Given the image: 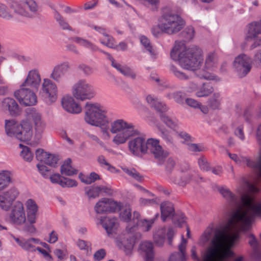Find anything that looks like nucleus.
Returning <instances> with one entry per match:
<instances>
[{"label":"nucleus","mask_w":261,"mask_h":261,"mask_svg":"<svg viewBox=\"0 0 261 261\" xmlns=\"http://www.w3.org/2000/svg\"><path fill=\"white\" fill-rule=\"evenodd\" d=\"M165 33L173 35L179 32L185 26V22L178 15L175 14H164L162 18Z\"/></svg>","instance_id":"7"},{"label":"nucleus","mask_w":261,"mask_h":261,"mask_svg":"<svg viewBox=\"0 0 261 261\" xmlns=\"http://www.w3.org/2000/svg\"><path fill=\"white\" fill-rule=\"evenodd\" d=\"M76 245L81 250H86L87 253L89 251H91V244L89 242L82 240H79L76 242Z\"/></svg>","instance_id":"60"},{"label":"nucleus","mask_w":261,"mask_h":261,"mask_svg":"<svg viewBox=\"0 0 261 261\" xmlns=\"http://www.w3.org/2000/svg\"><path fill=\"white\" fill-rule=\"evenodd\" d=\"M37 167L40 174L45 179H48L51 173L50 170L42 164H38Z\"/></svg>","instance_id":"50"},{"label":"nucleus","mask_w":261,"mask_h":261,"mask_svg":"<svg viewBox=\"0 0 261 261\" xmlns=\"http://www.w3.org/2000/svg\"><path fill=\"white\" fill-rule=\"evenodd\" d=\"M10 219L16 225H22L26 221V216L23 205L20 201H16L12 206L10 214Z\"/></svg>","instance_id":"14"},{"label":"nucleus","mask_w":261,"mask_h":261,"mask_svg":"<svg viewBox=\"0 0 261 261\" xmlns=\"http://www.w3.org/2000/svg\"><path fill=\"white\" fill-rule=\"evenodd\" d=\"M203 52L199 47L192 45L187 47L185 41H176L170 53L171 58L178 61L180 66L184 69L196 70L203 63Z\"/></svg>","instance_id":"2"},{"label":"nucleus","mask_w":261,"mask_h":261,"mask_svg":"<svg viewBox=\"0 0 261 261\" xmlns=\"http://www.w3.org/2000/svg\"><path fill=\"white\" fill-rule=\"evenodd\" d=\"M12 203L17 197L19 192L15 188H12L2 194Z\"/></svg>","instance_id":"46"},{"label":"nucleus","mask_w":261,"mask_h":261,"mask_svg":"<svg viewBox=\"0 0 261 261\" xmlns=\"http://www.w3.org/2000/svg\"><path fill=\"white\" fill-rule=\"evenodd\" d=\"M218 60V56L215 51L208 53L205 57L204 68L196 72V76L201 79L219 81L217 76L206 70H213L216 67Z\"/></svg>","instance_id":"8"},{"label":"nucleus","mask_w":261,"mask_h":261,"mask_svg":"<svg viewBox=\"0 0 261 261\" xmlns=\"http://www.w3.org/2000/svg\"><path fill=\"white\" fill-rule=\"evenodd\" d=\"M249 244L250 246L253 249L255 252H257L259 249V243L255 238V236L253 234H250L249 236Z\"/></svg>","instance_id":"58"},{"label":"nucleus","mask_w":261,"mask_h":261,"mask_svg":"<svg viewBox=\"0 0 261 261\" xmlns=\"http://www.w3.org/2000/svg\"><path fill=\"white\" fill-rule=\"evenodd\" d=\"M11 8L18 16L25 18H34L38 15L39 6L35 0L13 1Z\"/></svg>","instance_id":"6"},{"label":"nucleus","mask_w":261,"mask_h":261,"mask_svg":"<svg viewBox=\"0 0 261 261\" xmlns=\"http://www.w3.org/2000/svg\"><path fill=\"white\" fill-rule=\"evenodd\" d=\"M100 223L106 230L108 235L114 233L118 227V220L115 217H101Z\"/></svg>","instance_id":"24"},{"label":"nucleus","mask_w":261,"mask_h":261,"mask_svg":"<svg viewBox=\"0 0 261 261\" xmlns=\"http://www.w3.org/2000/svg\"><path fill=\"white\" fill-rule=\"evenodd\" d=\"M84 119L88 124L102 128L109 124L106 111L98 103L87 102L84 108Z\"/></svg>","instance_id":"4"},{"label":"nucleus","mask_w":261,"mask_h":261,"mask_svg":"<svg viewBox=\"0 0 261 261\" xmlns=\"http://www.w3.org/2000/svg\"><path fill=\"white\" fill-rule=\"evenodd\" d=\"M140 41L141 44L143 45L145 48L149 51L150 55L153 57H155L156 53L152 49V46L150 43L149 40L145 36H141L140 37Z\"/></svg>","instance_id":"48"},{"label":"nucleus","mask_w":261,"mask_h":261,"mask_svg":"<svg viewBox=\"0 0 261 261\" xmlns=\"http://www.w3.org/2000/svg\"><path fill=\"white\" fill-rule=\"evenodd\" d=\"M58 157L55 154L48 153L44 164L51 167H55L58 161Z\"/></svg>","instance_id":"57"},{"label":"nucleus","mask_w":261,"mask_h":261,"mask_svg":"<svg viewBox=\"0 0 261 261\" xmlns=\"http://www.w3.org/2000/svg\"><path fill=\"white\" fill-rule=\"evenodd\" d=\"M128 147L130 152L137 156L140 153H150L159 165H162L169 155L168 152L160 144L159 140L153 138L146 141L142 137L135 138L129 141Z\"/></svg>","instance_id":"3"},{"label":"nucleus","mask_w":261,"mask_h":261,"mask_svg":"<svg viewBox=\"0 0 261 261\" xmlns=\"http://www.w3.org/2000/svg\"><path fill=\"white\" fill-rule=\"evenodd\" d=\"M247 28V32L245 38L246 41L252 40L253 38H255L261 34V28L258 21L249 23Z\"/></svg>","instance_id":"26"},{"label":"nucleus","mask_w":261,"mask_h":261,"mask_svg":"<svg viewBox=\"0 0 261 261\" xmlns=\"http://www.w3.org/2000/svg\"><path fill=\"white\" fill-rule=\"evenodd\" d=\"M31 111V117L35 125L36 129L42 130L45 127V124L41 120L40 114L34 109H32Z\"/></svg>","instance_id":"34"},{"label":"nucleus","mask_w":261,"mask_h":261,"mask_svg":"<svg viewBox=\"0 0 261 261\" xmlns=\"http://www.w3.org/2000/svg\"><path fill=\"white\" fill-rule=\"evenodd\" d=\"M0 17L5 19H10L12 18V15L9 12L8 8L5 5L1 3Z\"/></svg>","instance_id":"55"},{"label":"nucleus","mask_w":261,"mask_h":261,"mask_svg":"<svg viewBox=\"0 0 261 261\" xmlns=\"http://www.w3.org/2000/svg\"><path fill=\"white\" fill-rule=\"evenodd\" d=\"M122 205V203L111 198H102L96 203L94 208L96 213L103 214L119 211Z\"/></svg>","instance_id":"12"},{"label":"nucleus","mask_w":261,"mask_h":261,"mask_svg":"<svg viewBox=\"0 0 261 261\" xmlns=\"http://www.w3.org/2000/svg\"><path fill=\"white\" fill-rule=\"evenodd\" d=\"M42 91L44 97L49 103L55 102L57 98V87L51 80L45 79L42 86Z\"/></svg>","instance_id":"15"},{"label":"nucleus","mask_w":261,"mask_h":261,"mask_svg":"<svg viewBox=\"0 0 261 261\" xmlns=\"http://www.w3.org/2000/svg\"><path fill=\"white\" fill-rule=\"evenodd\" d=\"M41 82V77L37 69L30 70L20 87L37 89Z\"/></svg>","instance_id":"16"},{"label":"nucleus","mask_w":261,"mask_h":261,"mask_svg":"<svg viewBox=\"0 0 261 261\" xmlns=\"http://www.w3.org/2000/svg\"><path fill=\"white\" fill-rule=\"evenodd\" d=\"M19 146L22 149L20 152V156L25 161L28 162H31L33 159L34 154L31 151L30 148L22 144H20Z\"/></svg>","instance_id":"41"},{"label":"nucleus","mask_w":261,"mask_h":261,"mask_svg":"<svg viewBox=\"0 0 261 261\" xmlns=\"http://www.w3.org/2000/svg\"><path fill=\"white\" fill-rule=\"evenodd\" d=\"M169 99H174L176 102L181 103L183 101V97L180 92L169 93L166 95Z\"/></svg>","instance_id":"53"},{"label":"nucleus","mask_w":261,"mask_h":261,"mask_svg":"<svg viewBox=\"0 0 261 261\" xmlns=\"http://www.w3.org/2000/svg\"><path fill=\"white\" fill-rule=\"evenodd\" d=\"M2 106L7 108L11 116L16 117L20 115L21 109L13 98L7 97L2 101Z\"/></svg>","instance_id":"25"},{"label":"nucleus","mask_w":261,"mask_h":261,"mask_svg":"<svg viewBox=\"0 0 261 261\" xmlns=\"http://www.w3.org/2000/svg\"><path fill=\"white\" fill-rule=\"evenodd\" d=\"M11 182V173L8 171L0 173V191L4 190Z\"/></svg>","instance_id":"35"},{"label":"nucleus","mask_w":261,"mask_h":261,"mask_svg":"<svg viewBox=\"0 0 261 261\" xmlns=\"http://www.w3.org/2000/svg\"><path fill=\"white\" fill-rule=\"evenodd\" d=\"M170 69L174 76L180 80H188L190 79L189 75L183 72L174 65H171Z\"/></svg>","instance_id":"44"},{"label":"nucleus","mask_w":261,"mask_h":261,"mask_svg":"<svg viewBox=\"0 0 261 261\" xmlns=\"http://www.w3.org/2000/svg\"><path fill=\"white\" fill-rule=\"evenodd\" d=\"M39 244V240L36 238H31L28 240H23L21 247L27 250H35L32 243Z\"/></svg>","instance_id":"45"},{"label":"nucleus","mask_w":261,"mask_h":261,"mask_svg":"<svg viewBox=\"0 0 261 261\" xmlns=\"http://www.w3.org/2000/svg\"><path fill=\"white\" fill-rule=\"evenodd\" d=\"M159 216V214L156 213L154 218L150 220H147L145 219L141 220L138 225L140 226L144 231H148L151 229L152 224L154 223Z\"/></svg>","instance_id":"36"},{"label":"nucleus","mask_w":261,"mask_h":261,"mask_svg":"<svg viewBox=\"0 0 261 261\" xmlns=\"http://www.w3.org/2000/svg\"><path fill=\"white\" fill-rule=\"evenodd\" d=\"M175 164V161L172 158H169L167 160L165 165V173L166 180L174 174L172 173V171Z\"/></svg>","instance_id":"38"},{"label":"nucleus","mask_w":261,"mask_h":261,"mask_svg":"<svg viewBox=\"0 0 261 261\" xmlns=\"http://www.w3.org/2000/svg\"><path fill=\"white\" fill-rule=\"evenodd\" d=\"M221 100V94L219 92L214 93L208 100L209 106L213 109L218 108Z\"/></svg>","instance_id":"39"},{"label":"nucleus","mask_w":261,"mask_h":261,"mask_svg":"<svg viewBox=\"0 0 261 261\" xmlns=\"http://www.w3.org/2000/svg\"><path fill=\"white\" fill-rule=\"evenodd\" d=\"M166 228L162 227L158 229L153 234L154 243L158 246H162L164 243L165 239V233Z\"/></svg>","instance_id":"32"},{"label":"nucleus","mask_w":261,"mask_h":261,"mask_svg":"<svg viewBox=\"0 0 261 261\" xmlns=\"http://www.w3.org/2000/svg\"><path fill=\"white\" fill-rule=\"evenodd\" d=\"M219 191L228 204L236 208L225 225L215 229L207 227L200 236L199 244L209 242L202 255L203 261H231L234 255L231 248L239 238V231L250 230L255 218L261 217V200L249 194L240 198L224 187L219 188Z\"/></svg>","instance_id":"1"},{"label":"nucleus","mask_w":261,"mask_h":261,"mask_svg":"<svg viewBox=\"0 0 261 261\" xmlns=\"http://www.w3.org/2000/svg\"><path fill=\"white\" fill-rule=\"evenodd\" d=\"M70 68V64L67 62L56 65L53 69L50 77L55 81L59 82L62 77L69 71Z\"/></svg>","instance_id":"21"},{"label":"nucleus","mask_w":261,"mask_h":261,"mask_svg":"<svg viewBox=\"0 0 261 261\" xmlns=\"http://www.w3.org/2000/svg\"><path fill=\"white\" fill-rule=\"evenodd\" d=\"M73 96L81 100L90 99L95 95L93 86L85 80L77 82L72 87Z\"/></svg>","instance_id":"9"},{"label":"nucleus","mask_w":261,"mask_h":261,"mask_svg":"<svg viewBox=\"0 0 261 261\" xmlns=\"http://www.w3.org/2000/svg\"><path fill=\"white\" fill-rule=\"evenodd\" d=\"M36 159L40 162V164H44L46 161L48 153L44 151L42 149H37L35 152Z\"/></svg>","instance_id":"52"},{"label":"nucleus","mask_w":261,"mask_h":261,"mask_svg":"<svg viewBox=\"0 0 261 261\" xmlns=\"http://www.w3.org/2000/svg\"><path fill=\"white\" fill-rule=\"evenodd\" d=\"M252 63V60L249 57L242 54L235 58L233 67L238 75L240 77H244L250 71Z\"/></svg>","instance_id":"11"},{"label":"nucleus","mask_w":261,"mask_h":261,"mask_svg":"<svg viewBox=\"0 0 261 261\" xmlns=\"http://www.w3.org/2000/svg\"><path fill=\"white\" fill-rule=\"evenodd\" d=\"M173 221L174 223L177 224L179 227H181L186 222V219L184 214L180 213L179 215H174Z\"/></svg>","instance_id":"61"},{"label":"nucleus","mask_w":261,"mask_h":261,"mask_svg":"<svg viewBox=\"0 0 261 261\" xmlns=\"http://www.w3.org/2000/svg\"><path fill=\"white\" fill-rule=\"evenodd\" d=\"M100 42L101 44L108 47L115 48V47L114 38L106 33L101 36Z\"/></svg>","instance_id":"43"},{"label":"nucleus","mask_w":261,"mask_h":261,"mask_svg":"<svg viewBox=\"0 0 261 261\" xmlns=\"http://www.w3.org/2000/svg\"><path fill=\"white\" fill-rule=\"evenodd\" d=\"M152 33L153 35L155 37H159L163 33H165V31L163 29L162 22L161 20L160 24L153 27L152 29Z\"/></svg>","instance_id":"62"},{"label":"nucleus","mask_w":261,"mask_h":261,"mask_svg":"<svg viewBox=\"0 0 261 261\" xmlns=\"http://www.w3.org/2000/svg\"><path fill=\"white\" fill-rule=\"evenodd\" d=\"M97 161L101 167H107L108 170H110L111 168H113V166L107 162L105 157L103 155H99L97 158Z\"/></svg>","instance_id":"64"},{"label":"nucleus","mask_w":261,"mask_h":261,"mask_svg":"<svg viewBox=\"0 0 261 261\" xmlns=\"http://www.w3.org/2000/svg\"><path fill=\"white\" fill-rule=\"evenodd\" d=\"M146 100L151 107L153 108L158 112L161 113L160 115L161 119L167 126L174 130L177 129L178 127L177 124L170 118L163 114L164 112L167 111V107L164 103L151 95L147 96L146 97Z\"/></svg>","instance_id":"10"},{"label":"nucleus","mask_w":261,"mask_h":261,"mask_svg":"<svg viewBox=\"0 0 261 261\" xmlns=\"http://www.w3.org/2000/svg\"><path fill=\"white\" fill-rule=\"evenodd\" d=\"M70 40L90 49L91 52H95L99 50L98 47L91 42L80 37H74L70 38Z\"/></svg>","instance_id":"31"},{"label":"nucleus","mask_w":261,"mask_h":261,"mask_svg":"<svg viewBox=\"0 0 261 261\" xmlns=\"http://www.w3.org/2000/svg\"><path fill=\"white\" fill-rule=\"evenodd\" d=\"M60 185L63 188L65 187H73L77 186L76 181L74 180L68 178H64V180H61Z\"/></svg>","instance_id":"56"},{"label":"nucleus","mask_w":261,"mask_h":261,"mask_svg":"<svg viewBox=\"0 0 261 261\" xmlns=\"http://www.w3.org/2000/svg\"><path fill=\"white\" fill-rule=\"evenodd\" d=\"M15 97L20 105L24 106H32L37 103V98L35 93L28 88L20 87L14 92Z\"/></svg>","instance_id":"13"},{"label":"nucleus","mask_w":261,"mask_h":261,"mask_svg":"<svg viewBox=\"0 0 261 261\" xmlns=\"http://www.w3.org/2000/svg\"><path fill=\"white\" fill-rule=\"evenodd\" d=\"M123 171L133 179L141 182L143 177L134 168H123Z\"/></svg>","instance_id":"42"},{"label":"nucleus","mask_w":261,"mask_h":261,"mask_svg":"<svg viewBox=\"0 0 261 261\" xmlns=\"http://www.w3.org/2000/svg\"><path fill=\"white\" fill-rule=\"evenodd\" d=\"M13 203L3 196L0 195V208L5 211H8L11 207Z\"/></svg>","instance_id":"49"},{"label":"nucleus","mask_w":261,"mask_h":261,"mask_svg":"<svg viewBox=\"0 0 261 261\" xmlns=\"http://www.w3.org/2000/svg\"><path fill=\"white\" fill-rule=\"evenodd\" d=\"M172 135L173 134L168 131L161 130V137L168 144H174V139Z\"/></svg>","instance_id":"51"},{"label":"nucleus","mask_w":261,"mask_h":261,"mask_svg":"<svg viewBox=\"0 0 261 261\" xmlns=\"http://www.w3.org/2000/svg\"><path fill=\"white\" fill-rule=\"evenodd\" d=\"M77 68L82 71L86 75H90L93 73L92 68L84 64H80Z\"/></svg>","instance_id":"63"},{"label":"nucleus","mask_w":261,"mask_h":261,"mask_svg":"<svg viewBox=\"0 0 261 261\" xmlns=\"http://www.w3.org/2000/svg\"><path fill=\"white\" fill-rule=\"evenodd\" d=\"M55 18L59 26L64 30L72 31V28L64 17L57 11L55 12Z\"/></svg>","instance_id":"40"},{"label":"nucleus","mask_w":261,"mask_h":261,"mask_svg":"<svg viewBox=\"0 0 261 261\" xmlns=\"http://www.w3.org/2000/svg\"><path fill=\"white\" fill-rule=\"evenodd\" d=\"M195 35V30L193 27L188 26L181 32V36L187 41L192 40Z\"/></svg>","instance_id":"47"},{"label":"nucleus","mask_w":261,"mask_h":261,"mask_svg":"<svg viewBox=\"0 0 261 261\" xmlns=\"http://www.w3.org/2000/svg\"><path fill=\"white\" fill-rule=\"evenodd\" d=\"M71 163V160L68 159L61 166V173L62 174L66 176H72L77 173V170L72 167Z\"/></svg>","instance_id":"33"},{"label":"nucleus","mask_w":261,"mask_h":261,"mask_svg":"<svg viewBox=\"0 0 261 261\" xmlns=\"http://www.w3.org/2000/svg\"><path fill=\"white\" fill-rule=\"evenodd\" d=\"M186 244L187 240L184 238V236H182L181 242L178 246L179 252L172 254L169 261H185Z\"/></svg>","instance_id":"27"},{"label":"nucleus","mask_w":261,"mask_h":261,"mask_svg":"<svg viewBox=\"0 0 261 261\" xmlns=\"http://www.w3.org/2000/svg\"><path fill=\"white\" fill-rule=\"evenodd\" d=\"M214 89L209 83H203L196 91L195 95L198 97H207L211 95Z\"/></svg>","instance_id":"30"},{"label":"nucleus","mask_w":261,"mask_h":261,"mask_svg":"<svg viewBox=\"0 0 261 261\" xmlns=\"http://www.w3.org/2000/svg\"><path fill=\"white\" fill-rule=\"evenodd\" d=\"M110 132L116 134L113 142L116 145L123 144L134 135V126L123 119H117L111 123Z\"/></svg>","instance_id":"5"},{"label":"nucleus","mask_w":261,"mask_h":261,"mask_svg":"<svg viewBox=\"0 0 261 261\" xmlns=\"http://www.w3.org/2000/svg\"><path fill=\"white\" fill-rule=\"evenodd\" d=\"M120 218L125 222H129L131 220V209L129 206L125 207L120 213Z\"/></svg>","instance_id":"54"},{"label":"nucleus","mask_w":261,"mask_h":261,"mask_svg":"<svg viewBox=\"0 0 261 261\" xmlns=\"http://www.w3.org/2000/svg\"><path fill=\"white\" fill-rule=\"evenodd\" d=\"M86 195L89 199L98 197L101 193H105L110 195L112 194V190L109 187L104 186H93L85 188Z\"/></svg>","instance_id":"18"},{"label":"nucleus","mask_w":261,"mask_h":261,"mask_svg":"<svg viewBox=\"0 0 261 261\" xmlns=\"http://www.w3.org/2000/svg\"><path fill=\"white\" fill-rule=\"evenodd\" d=\"M113 67L116 68L124 76L130 77L133 79H136V74L128 67L123 66L120 64L117 63L114 65Z\"/></svg>","instance_id":"37"},{"label":"nucleus","mask_w":261,"mask_h":261,"mask_svg":"<svg viewBox=\"0 0 261 261\" xmlns=\"http://www.w3.org/2000/svg\"><path fill=\"white\" fill-rule=\"evenodd\" d=\"M198 163L200 168L204 171H209L210 167L207 160L204 156L200 157L198 161Z\"/></svg>","instance_id":"59"},{"label":"nucleus","mask_w":261,"mask_h":261,"mask_svg":"<svg viewBox=\"0 0 261 261\" xmlns=\"http://www.w3.org/2000/svg\"><path fill=\"white\" fill-rule=\"evenodd\" d=\"M25 205L27 209V220L29 223L34 224L38 216L39 207L36 202L32 199H28Z\"/></svg>","instance_id":"20"},{"label":"nucleus","mask_w":261,"mask_h":261,"mask_svg":"<svg viewBox=\"0 0 261 261\" xmlns=\"http://www.w3.org/2000/svg\"><path fill=\"white\" fill-rule=\"evenodd\" d=\"M21 123H19L14 118L6 119L5 120V130L6 134L9 137L15 138L17 139Z\"/></svg>","instance_id":"19"},{"label":"nucleus","mask_w":261,"mask_h":261,"mask_svg":"<svg viewBox=\"0 0 261 261\" xmlns=\"http://www.w3.org/2000/svg\"><path fill=\"white\" fill-rule=\"evenodd\" d=\"M18 135L17 139L20 141L27 142L32 139L34 131L33 125L29 121H22Z\"/></svg>","instance_id":"17"},{"label":"nucleus","mask_w":261,"mask_h":261,"mask_svg":"<svg viewBox=\"0 0 261 261\" xmlns=\"http://www.w3.org/2000/svg\"><path fill=\"white\" fill-rule=\"evenodd\" d=\"M161 218L163 222H165L167 218L173 217L175 213L173 204L169 202H162L160 205Z\"/></svg>","instance_id":"29"},{"label":"nucleus","mask_w":261,"mask_h":261,"mask_svg":"<svg viewBox=\"0 0 261 261\" xmlns=\"http://www.w3.org/2000/svg\"><path fill=\"white\" fill-rule=\"evenodd\" d=\"M139 249L142 253H144L145 261H153L154 252L151 242L148 241L141 242L140 244Z\"/></svg>","instance_id":"28"},{"label":"nucleus","mask_w":261,"mask_h":261,"mask_svg":"<svg viewBox=\"0 0 261 261\" xmlns=\"http://www.w3.org/2000/svg\"><path fill=\"white\" fill-rule=\"evenodd\" d=\"M193 179L192 174H183L178 172L177 174H174L167 180L171 184L175 185L185 187Z\"/></svg>","instance_id":"22"},{"label":"nucleus","mask_w":261,"mask_h":261,"mask_svg":"<svg viewBox=\"0 0 261 261\" xmlns=\"http://www.w3.org/2000/svg\"><path fill=\"white\" fill-rule=\"evenodd\" d=\"M61 102L64 109L69 113L78 114L82 112V108L70 96H64Z\"/></svg>","instance_id":"23"}]
</instances>
